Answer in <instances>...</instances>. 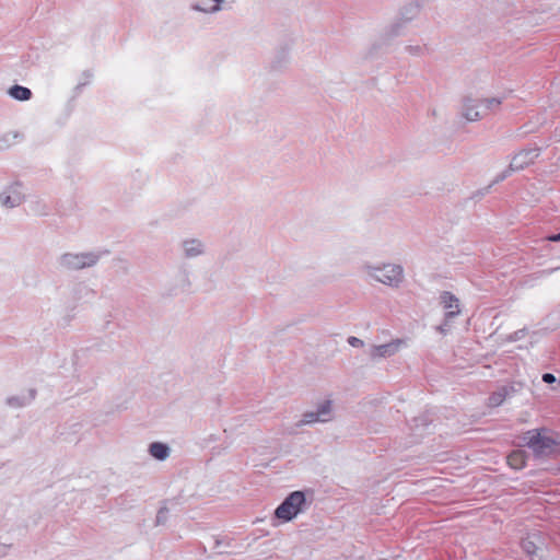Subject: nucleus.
<instances>
[{
  "mask_svg": "<svg viewBox=\"0 0 560 560\" xmlns=\"http://www.w3.org/2000/svg\"><path fill=\"white\" fill-rule=\"evenodd\" d=\"M312 504V501H307L305 493L302 491L291 492L283 502L276 509L275 515L277 518L289 522L293 520L298 514L305 512Z\"/></svg>",
  "mask_w": 560,
  "mask_h": 560,
  "instance_id": "obj_1",
  "label": "nucleus"
},
{
  "mask_svg": "<svg viewBox=\"0 0 560 560\" xmlns=\"http://www.w3.org/2000/svg\"><path fill=\"white\" fill-rule=\"evenodd\" d=\"M101 255L94 252L66 253L58 258V265L65 270H80L95 266Z\"/></svg>",
  "mask_w": 560,
  "mask_h": 560,
  "instance_id": "obj_2",
  "label": "nucleus"
},
{
  "mask_svg": "<svg viewBox=\"0 0 560 560\" xmlns=\"http://www.w3.org/2000/svg\"><path fill=\"white\" fill-rule=\"evenodd\" d=\"M26 198V188L19 179H11L0 190V205L5 209L21 206Z\"/></svg>",
  "mask_w": 560,
  "mask_h": 560,
  "instance_id": "obj_3",
  "label": "nucleus"
},
{
  "mask_svg": "<svg viewBox=\"0 0 560 560\" xmlns=\"http://www.w3.org/2000/svg\"><path fill=\"white\" fill-rule=\"evenodd\" d=\"M369 276L383 284L398 287L404 279V270L400 265L387 264L382 267H369Z\"/></svg>",
  "mask_w": 560,
  "mask_h": 560,
  "instance_id": "obj_4",
  "label": "nucleus"
},
{
  "mask_svg": "<svg viewBox=\"0 0 560 560\" xmlns=\"http://www.w3.org/2000/svg\"><path fill=\"white\" fill-rule=\"evenodd\" d=\"M523 440L537 456H549L553 454L555 447L558 445V442L552 438L541 435L536 431L526 432Z\"/></svg>",
  "mask_w": 560,
  "mask_h": 560,
  "instance_id": "obj_5",
  "label": "nucleus"
},
{
  "mask_svg": "<svg viewBox=\"0 0 560 560\" xmlns=\"http://www.w3.org/2000/svg\"><path fill=\"white\" fill-rule=\"evenodd\" d=\"M538 156V148L523 149L513 155L510 162V170L512 172L528 171Z\"/></svg>",
  "mask_w": 560,
  "mask_h": 560,
  "instance_id": "obj_6",
  "label": "nucleus"
},
{
  "mask_svg": "<svg viewBox=\"0 0 560 560\" xmlns=\"http://www.w3.org/2000/svg\"><path fill=\"white\" fill-rule=\"evenodd\" d=\"M180 247L187 259L200 257L206 254L207 249L205 242L197 237L185 238L182 241Z\"/></svg>",
  "mask_w": 560,
  "mask_h": 560,
  "instance_id": "obj_7",
  "label": "nucleus"
},
{
  "mask_svg": "<svg viewBox=\"0 0 560 560\" xmlns=\"http://www.w3.org/2000/svg\"><path fill=\"white\" fill-rule=\"evenodd\" d=\"M440 302L446 310L445 325L460 313L458 299L451 292L444 291L440 295Z\"/></svg>",
  "mask_w": 560,
  "mask_h": 560,
  "instance_id": "obj_8",
  "label": "nucleus"
},
{
  "mask_svg": "<svg viewBox=\"0 0 560 560\" xmlns=\"http://www.w3.org/2000/svg\"><path fill=\"white\" fill-rule=\"evenodd\" d=\"M404 343L405 340L402 339H394L385 345L373 346L370 355L372 359L392 357L398 352Z\"/></svg>",
  "mask_w": 560,
  "mask_h": 560,
  "instance_id": "obj_9",
  "label": "nucleus"
},
{
  "mask_svg": "<svg viewBox=\"0 0 560 560\" xmlns=\"http://www.w3.org/2000/svg\"><path fill=\"white\" fill-rule=\"evenodd\" d=\"M462 116L468 121H477L485 117L479 100L467 98L462 107Z\"/></svg>",
  "mask_w": 560,
  "mask_h": 560,
  "instance_id": "obj_10",
  "label": "nucleus"
},
{
  "mask_svg": "<svg viewBox=\"0 0 560 560\" xmlns=\"http://www.w3.org/2000/svg\"><path fill=\"white\" fill-rule=\"evenodd\" d=\"M514 393V386H502L488 397V406L491 408L499 407L503 404L506 397L513 395Z\"/></svg>",
  "mask_w": 560,
  "mask_h": 560,
  "instance_id": "obj_11",
  "label": "nucleus"
},
{
  "mask_svg": "<svg viewBox=\"0 0 560 560\" xmlns=\"http://www.w3.org/2000/svg\"><path fill=\"white\" fill-rule=\"evenodd\" d=\"M149 453L158 460H165L171 454V448L165 443L153 442L149 445Z\"/></svg>",
  "mask_w": 560,
  "mask_h": 560,
  "instance_id": "obj_12",
  "label": "nucleus"
},
{
  "mask_svg": "<svg viewBox=\"0 0 560 560\" xmlns=\"http://www.w3.org/2000/svg\"><path fill=\"white\" fill-rule=\"evenodd\" d=\"M480 106L485 113V117L490 114H497L502 105L500 97H487L479 100Z\"/></svg>",
  "mask_w": 560,
  "mask_h": 560,
  "instance_id": "obj_13",
  "label": "nucleus"
},
{
  "mask_svg": "<svg viewBox=\"0 0 560 560\" xmlns=\"http://www.w3.org/2000/svg\"><path fill=\"white\" fill-rule=\"evenodd\" d=\"M332 419V400L326 399L317 406V422H327Z\"/></svg>",
  "mask_w": 560,
  "mask_h": 560,
  "instance_id": "obj_14",
  "label": "nucleus"
},
{
  "mask_svg": "<svg viewBox=\"0 0 560 560\" xmlns=\"http://www.w3.org/2000/svg\"><path fill=\"white\" fill-rule=\"evenodd\" d=\"M508 464L514 469H522L526 465V454L522 450L513 451L508 456Z\"/></svg>",
  "mask_w": 560,
  "mask_h": 560,
  "instance_id": "obj_15",
  "label": "nucleus"
},
{
  "mask_svg": "<svg viewBox=\"0 0 560 560\" xmlns=\"http://www.w3.org/2000/svg\"><path fill=\"white\" fill-rule=\"evenodd\" d=\"M175 284L176 289L179 290L180 292L188 291L191 287L189 272L187 270H180L175 276Z\"/></svg>",
  "mask_w": 560,
  "mask_h": 560,
  "instance_id": "obj_16",
  "label": "nucleus"
},
{
  "mask_svg": "<svg viewBox=\"0 0 560 560\" xmlns=\"http://www.w3.org/2000/svg\"><path fill=\"white\" fill-rule=\"evenodd\" d=\"M9 95L18 101H28L32 97V92L28 88L16 84L9 89Z\"/></svg>",
  "mask_w": 560,
  "mask_h": 560,
  "instance_id": "obj_17",
  "label": "nucleus"
},
{
  "mask_svg": "<svg viewBox=\"0 0 560 560\" xmlns=\"http://www.w3.org/2000/svg\"><path fill=\"white\" fill-rule=\"evenodd\" d=\"M34 398L33 392L31 393L30 397L25 396H11L7 398V405L13 408H21L25 406L30 400Z\"/></svg>",
  "mask_w": 560,
  "mask_h": 560,
  "instance_id": "obj_18",
  "label": "nucleus"
},
{
  "mask_svg": "<svg viewBox=\"0 0 560 560\" xmlns=\"http://www.w3.org/2000/svg\"><path fill=\"white\" fill-rule=\"evenodd\" d=\"M522 546H523V549L529 556H532V557L536 556L537 547L535 546V544L532 540H529V539L523 540Z\"/></svg>",
  "mask_w": 560,
  "mask_h": 560,
  "instance_id": "obj_19",
  "label": "nucleus"
},
{
  "mask_svg": "<svg viewBox=\"0 0 560 560\" xmlns=\"http://www.w3.org/2000/svg\"><path fill=\"white\" fill-rule=\"evenodd\" d=\"M526 334H527V329L522 328V329H518V330L514 331L513 334L509 335L506 337V340L511 341V342L517 341V340L524 338L526 336Z\"/></svg>",
  "mask_w": 560,
  "mask_h": 560,
  "instance_id": "obj_20",
  "label": "nucleus"
},
{
  "mask_svg": "<svg viewBox=\"0 0 560 560\" xmlns=\"http://www.w3.org/2000/svg\"><path fill=\"white\" fill-rule=\"evenodd\" d=\"M18 136H19L18 133H13V135L8 133V135H4L3 137H1L0 138V151L5 150L11 145V143H10L11 137L15 139V138H18Z\"/></svg>",
  "mask_w": 560,
  "mask_h": 560,
  "instance_id": "obj_21",
  "label": "nucleus"
},
{
  "mask_svg": "<svg viewBox=\"0 0 560 560\" xmlns=\"http://www.w3.org/2000/svg\"><path fill=\"white\" fill-rule=\"evenodd\" d=\"M315 422V412H306L302 420L296 422L295 427L300 428L304 424L313 423Z\"/></svg>",
  "mask_w": 560,
  "mask_h": 560,
  "instance_id": "obj_22",
  "label": "nucleus"
},
{
  "mask_svg": "<svg viewBox=\"0 0 560 560\" xmlns=\"http://www.w3.org/2000/svg\"><path fill=\"white\" fill-rule=\"evenodd\" d=\"M348 342L350 346H352L354 348L363 347V345H364L363 340H361L358 337H353V336L348 338Z\"/></svg>",
  "mask_w": 560,
  "mask_h": 560,
  "instance_id": "obj_23",
  "label": "nucleus"
},
{
  "mask_svg": "<svg viewBox=\"0 0 560 560\" xmlns=\"http://www.w3.org/2000/svg\"><path fill=\"white\" fill-rule=\"evenodd\" d=\"M11 549V545L0 544V558L5 557Z\"/></svg>",
  "mask_w": 560,
  "mask_h": 560,
  "instance_id": "obj_24",
  "label": "nucleus"
},
{
  "mask_svg": "<svg viewBox=\"0 0 560 560\" xmlns=\"http://www.w3.org/2000/svg\"><path fill=\"white\" fill-rule=\"evenodd\" d=\"M542 381L547 384H551V383L556 382V376L551 373H545L542 375Z\"/></svg>",
  "mask_w": 560,
  "mask_h": 560,
  "instance_id": "obj_25",
  "label": "nucleus"
},
{
  "mask_svg": "<svg viewBox=\"0 0 560 560\" xmlns=\"http://www.w3.org/2000/svg\"><path fill=\"white\" fill-rule=\"evenodd\" d=\"M547 240L550 241V242H559L560 241V233L550 235V236L547 237Z\"/></svg>",
  "mask_w": 560,
  "mask_h": 560,
  "instance_id": "obj_26",
  "label": "nucleus"
},
{
  "mask_svg": "<svg viewBox=\"0 0 560 560\" xmlns=\"http://www.w3.org/2000/svg\"><path fill=\"white\" fill-rule=\"evenodd\" d=\"M438 329H439L441 332H445V328H444L443 326H440Z\"/></svg>",
  "mask_w": 560,
  "mask_h": 560,
  "instance_id": "obj_27",
  "label": "nucleus"
},
{
  "mask_svg": "<svg viewBox=\"0 0 560 560\" xmlns=\"http://www.w3.org/2000/svg\"><path fill=\"white\" fill-rule=\"evenodd\" d=\"M495 183H497V180H494L492 184H489V186L487 187V189H488L489 187H492V185H493V184H495Z\"/></svg>",
  "mask_w": 560,
  "mask_h": 560,
  "instance_id": "obj_28",
  "label": "nucleus"
}]
</instances>
